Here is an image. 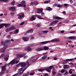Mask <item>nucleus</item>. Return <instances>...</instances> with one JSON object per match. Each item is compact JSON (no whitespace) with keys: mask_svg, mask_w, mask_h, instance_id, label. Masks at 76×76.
Returning <instances> with one entry per match:
<instances>
[{"mask_svg":"<svg viewBox=\"0 0 76 76\" xmlns=\"http://www.w3.org/2000/svg\"><path fill=\"white\" fill-rule=\"evenodd\" d=\"M11 25V23H2L0 24V29L3 28L4 26L6 28H8L9 26H10Z\"/></svg>","mask_w":76,"mask_h":76,"instance_id":"f257e3e1","label":"nucleus"},{"mask_svg":"<svg viewBox=\"0 0 76 76\" xmlns=\"http://www.w3.org/2000/svg\"><path fill=\"white\" fill-rule=\"evenodd\" d=\"M58 22V20H55L54 21L51 23L50 24L49 26H54L56 25Z\"/></svg>","mask_w":76,"mask_h":76,"instance_id":"f03ea898","label":"nucleus"},{"mask_svg":"<svg viewBox=\"0 0 76 76\" xmlns=\"http://www.w3.org/2000/svg\"><path fill=\"white\" fill-rule=\"evenodd\" d=\"M7 48V46H5L4 47L0 49V51L1 53H4L6 50V49Z\"/></svg>","mask_w":76,"mask_h":76,"instance_id":"7ed1b4c3","label":"nucleus"},{"mask_svg":"<svg viewBox=\"0 0 76 76\" xmlns=\"http://www.w3.org/2000/svg\"><path fill=\"white\" fill-rule=\"evenodd\" d=\"M42 50H44V47L43 46L39 47L36 49V51H42Z\"/></svg>","mask_w":76,"mask_h":76,"instance_id":"20e7f679","label":"nucleus"},{"mask_svg":"<svg viewBox=\"0 0 76 76\" xmlns=\"http://www.w3.org/2000/svg\"><path fill=\"white\" fill-rule=\"evenodd\" d=\"M22 39L23 41H24V42H27V41H29V38L28 37H24L22 38Z\"/></svg>","mask_w":76,"mask_h":76,"instance_id":"39448f33","label":"nucleus"},{"mask_svg":"<svg viewBox=\"0 0 76 76\" xmlns=\"http://www.w3.org/2000/svg\"><path fill=\"white\" fill-rule=\"evenodd\" d=\"M23 68H21L20 69H19V72L18 73L19 74V75H22L23 74V72H24L25 71H24V69L23 71H22V70H23Z\"/></svg>","mask_w":76,"mask_h":76,"instance_id":"423d86ee","label":"nucleus"},{"mask_svg":"<svg viewBox=\"0 0 76 76\" xmlns=\"http://www.w3.org/2000/svg\"><path fill=\"white\" fill-rule=\"evenodd\" d=\"M50 42H60V39L58 38V39H53L52 40L50 41Z\"/></svg>","mask_w":76,"mask_h":76,"instance_id":"0eeeda50","label":"nucleus"},{"mask_svg":"<svg viewBox=\"0 0 76 76\" xmlns=\"http://www.w3.org/2000/svg\"><path fill=\"white\" fill-rule=\"evenodd\" d=\"M9 54L6 55L4 57V60L5 61H7V60L9 59Z\"/></svg>","mask_w":76,"mask_h":76,"instance_id":"6e6552de","label":"nucleus"},{"mask_svg":"<svg viewBox=\"0 0 76 76\" xmlns=\"http://www.w3.org/2000/svg\"><path fill=\"white\" fill-rule=\"evenodd\" d=\"M7 66V65L6 64L4 66H2V68H1L2 72H4V71H6V67Z\"/></svg>","mask_w":76,"mask_h":76,"instance_id":"1a4fd4ad","label":"nucleus"},{"mask_svg":"<svg viewBox=\"0 0 76 76\" xmlns=\"http://www.w3.org/2000/svg\"><path fill=\"white\" fill-rule=\"evenodd\" d=\"M5 42L7 45H9L11 43V40L7 39L5 41Z\"/></svg>","mask_w":76,"mask_h":76,"instance_id":"9d476101","label":"nucleus"},{"mask_svg":"<svg viewBox=\"0 0 76 76\" xmlns=\"http://www.w3.org/2000/svg\"><path fill=\"white\" fill-rule=\"evenodd\" d=\"M26 65H28L24 69V71H25V70H26V69L29 66V65H30V64L29 63V62L28 61H26Z\"/></svg>","mask_w":76,"mask_h":76,"instance_id":"9b49d317","label":"nucleus"},{"mask_svg":"<svg viewBox=\"0 0 76 76\" xmlns=\"http://www.w3.org/2000/svg\"><path fill=\"white\" fill-rule=\"evenodd\" d=\"M10 10L11 11H12V12H14L16 10L15 9V7H10Z\"/></svg>","mask_w":76,"mask_h":76,"instance_id":"f8f14e48","label":"nucleus"},{"mask_svg":"<svg viewBox=\"0 0 76 76\" xmlns=\"http://www.w3.org/2000/svg\"><path fill=\"white\" fill-rule=\"evenodd\" d=\"M16 59H14L10 63V66H13L14 64H15Z\"/></svg>","mask_w":76,"mask_h":76,"instance_id":"ddd939ff","label":"nucleus"},{"mask_svg":"<svg viewBox=\"0 0 76 76\" xmlns=\"http://www.w3.org/2000/svg\"><path fill=\"white\" fill-rule=\"evenodd\" d=\"M43 11V9L42 8H41L40 9H38L37 10V13H39V14H40Z\"/></svg>","mask_w":76,"mask_h":76,"instance_id":"4468645a","label":"nucleus"},{"mask_svg":"<svg viewBox=\"0 0 76 76\" xmlns=\"http://www.w3.org/2000/svg\"><path fill=\"white\" fill-rule=\"evenodd\" d=\"M49 42H50V41L41 42H40V44H42L43 45H44V44H46L49 43Z\"/></svg>","mask_w":76,"mask_h":76,"instance_id":"2eb2a0df","label":"nucleus"},{"mask_svg":"<svg viewBox=\"0 0 76 76\" xmlns=\"http://www.w3.org/2000/svg\"><path fill=\"white\" fill-rule=\"evenodd\" d=\"M9 29L10 31H13L14 30V29H16V28L14 27V26H11L9 28Z\"/></svg>","mask_w":76,"mask_h":76,"instance_id":"dca6fc26","label":"nucleus"},{"mask_svg":"<svg viewBox=\"0 0 76 76\" xmlns=\"http://www.w3.org/2000/svg\"><path fill=\"white\" fill-rule=\"evenodd\" d=\"M53 19H57L58 20H59V19H62V18L59 17H53Z\"/></svg>","mask_w":76,"mask_h":76,"instance_id":"f3484780","label":"nucleus"},{"mask_svg":"<svg viewBox=\"0 0 76 76\" xmlns=\"http://www.w3.org/2000/svg\"><path fill=\"white\" fill-rule=\"evenodd\" d=\"M35 16L32 15L31 17V18L30 19V20L31 21H33V20H35Z\"/></svg>","mask_w":76,"mask_h":76,"instance_id":"a211bd4d","label":"nucleus"},{"mask_svg":"<svg viewBox=\"0 0 76 76\" xmlns=\"http://www.w3.org/2000/svg\"><path fill=\"white\" fill-rule=\"evenodd\" d=\"M21 66L22 67H25L26 66V64L25 63L22 62L21 65Z\"/></svg>","mask_w":76,"mask_h":76,"instance_id":"6ab92c4d","label":"nucleus"},{"mask_svg":"<svg viewBox=\"0 0 76 76\" xmlns=\"http://www.w3.org/2000/svg\"><path fill=\"white\" fill-rule=\"evenodd\" d=\"M38 36L40 37H44V36H42V33L41 32H39L38 34Z\"/></svg>","mask_w":76,"mask_h":76,"instance_id":"aec40b11","label":"nucleus"},{"mask_svg":"<svg viewBox=\"0 0 76 76\" xmlns=\"http://www.w3.org/2000/svg\"><path fill=\"white\" fill-rule=\"evenodd\" d=\"M68 61V60H67V59H66V60H64L63 61H62V64H64L67 63L68 62V61Z\"/></svg>","mask_w":76,"mask_h":76,"instance_id":"412c9836","label":"nucleus"},{"mask_svg":"<svg viewBox=\"0 0 76 76\" xmlns=\"http://www.w3.org/2000/svg\"><path fill=\"white\" fill-rule=\"evenodd\" d=\"M34 31V30L33 29H31L29 31H26L27 33H32Z\"/></svg>","mask_w":76,"mask_h":76,"instance_id":"4be33fe9","label":"nucleus"},{"mask_svg":"<svg viewBox=\"0 0 76 76\" xmlns=\"http://www.w3.org/2000/svg\"><path fill=\"white\" fill-rule=\"evenodd\" d=\"M47 57V56L46 55H44L42 58V60H45Z\"/></svg>","mask_w":76,"mask_h":76,"instance_id":"5701e85b","label":"nucleus"},{"mask_svg":"<svg viewBox=\"0 0 76 76\" xmlns=\"http://www.w3.org/2000/svg\"><path fill=\"white\" fill-rule=\"evenodd\" d=\"M34 4L35 5V6H37V4H38L39 3H38V2L36 1H34Z\"/></svg>","mask_w":76,"mask_h":76,"instance_id":"b1692460","label":"nucleus"},{"mask_svg":"<svg viewBox=\"0 0 76 76\" xmlns=\"http://www.w3.org/2000/svg\"><path fill=\"white\" fill-rule=\"evenodd\" d=\"M50 1H51V0H49L48 1H45L44 3L45 4L49 3H50Z\"/></svg>","mask_w":76,"mask_h":76,"instance_id":"393cba45","label":"nucleus"},{"mask_svg":"<svg viewBox=\"0 0 76 76\" xmlns=\"http://www.w3.org/2000/svg\"><path fill=\"white\" fill-rule=\"evenodd\" d=\"M19 32V29H17L15 31V32L14 33V34H16Z\"/></svg>","mask_w":76,"mask_h":76,"instance_id":"a878e982","label":"nucleus"},{"mask_svg":"<svg viewBox=\"0 0 76 76\" xmlns=\"http://www.w3.org/2000/svg\"><path fill=\"white\" fill-rule=\"evenodd\" d=\"M27 50L28 52H29V51H32V49L30 46H28V49Z\"/></svg>","mask_w":76,"mask_h":76,"instance_id":"bb28decb","label":"nucleus"},{"mask_svg":"<svg viewBox=\"0 0 76 76\" xmlns=\"http://www.w3.org/2000/svg\"><path fill=\"white\" fill-rule=\"evenodd\" d=\"M46 9L47 10H50V11H51V10H53V9L51 8L50 7H47Z\"/></svg>","mask_w":76,"mask_h":76,"instance_id":"cd10ccee","label":"nucleus"},{"mask_svg":"<svg viewBox=\"0 0 76 76\" xmlns=\"http://www.w3.org/2000/svg\"><path fill=\"white\" fill-rule=\"evenodd\" d=\"M67 68H69V66L67 65H64V69H67Z\"/></svg>","mask_w":76,"mask_h":76,"instance_id":"c85d7f7f","label":"nucleus"},{"mask_svg":"<svg viewBox=\"0 0 76 76\" xmlns=\"http://www.w3.org/2000/svg\"><path fill=\"white\" fill-rule=\"evenodd\" d=\"M44 49L45 50H48L49 49V48L47 46H45L44 47Z\"/></svg>","mask_w":76,"mask_h":76,"instance_id":"c756f323","label":"nucleus"},{"mask_svg":"<svg viewBox=\"0 0 76 76\" xmlns=\"http://www.w3.org/2000/svg\"><path fill=\"white\" fill-rule=\"evenodd\" d=\"M19 15L21 16L22 17H24V13H20Z\"/></svg>","mask_w":76,"mask_h":76,"instance_id":"7c9ffc66","label":"nucleus"},{"mask_svg":"<svg viewBox=\"0 0 76 76\" xmlns=\"http://www.w3.org/2000/svg\"><path fill=\"white\" fill-rule=\"evenodd\" d=\"M21 4H22L23 6V4H25L26 3V1H21Z\"/></svg>","mask_w":76,"mask_h":76,"instance_id":"2f4dec72","label":"nucleus"},{"mask_svg":"<svg viewBox=\"0 0 76 76\" xmlns=\"http://www.w3.org/2000/svg\"><path fill=\"white\" fill-rule=\"evenodd\" d=\"M17 56H18V57H23V55H22V54H19L18 55H17Z\"/></svg>","mask_w":76,"mask_h":76,"instance_id":"473e14b6","label":"nucleus"},{"mask_svg":"<svg viewBox=\"0 0 76 76\" xmlns=\"http://www.w3.org/2000/svg\"><path fill=\"white\" fill-rule=\"evenodd\" d=\"M15 1H13L11 4V5L13 6L15 5Z\"/></svg>","mask_w":76,"mask_h":76,"instance_id":"72a5a7b5","label":"nucleus"},{"mask_svg":"<svg viewBox=\"0 0 76 76\" xmlns=\"http://www.w3.org/2000/svg\"><path fill=\"white\" fill-rule=\"evenodd\" d=\"M66 71V69H62L60 72L61 73H63L65 72Z\"/></svg>","mask_w":76,"mask_h":76,"instance_id":"f704fd0d","label":"nucleus"},{"mask_svg":"<svg viewBox=\"0 0 76 76\" xmlns=\"http://www.w3.org/2000/svg\"><path fill=\"white\" fill-rule=\"evenodd\" d=\"M52 75H55L56 74V72L54 71H52Z\"/></svg>","mask_w":76,"mask_h":76,"instance_id":"c9c22d12","label":"nucleus"},{"mask_svg":"<svg viewBox=\"0 0 76 76\" xmlns=\"http://www.w3.org/2000/svg\"><path fill=\"white\" fill-rule=\"evenodd\" d=\"M45 70V69H39L38 70L39 71V72H42L43 71H44Z\"/></svg>","mask_w":76,"mask_h":76,"instance_id":"e433bc0d","label":"nucleus"},{"mask_svg":"<svg viewBox=\"0 0 76 76\" xmlns=\"http://www.w3.org/2000/svg\"><path fill=\"white\" fill-rule=\"evenodd\" d=\"M34 39H35V38L34 37H31L30 39V41H33Z\"/></svg>","mask_w":76,"mask_h":76,"instance_id":"4c0bfd02","label":"nucleus"},{"mask_svg":"<svg viewBox=\"0 0 76 76\" xmlns=\"http://www.w3.org/2000/svg\"><path fill=\"white\" fill-rule=\"evenodd\" d=\"M74 59H75V58L70 59H66V60H68V61H73Z\"/></svg>","mask_w":76,"mask_h":76,"instance_id":"58836bf2","label":"nucleus"},{"mask_svg":"<svg viewBox=\"0 0 76 76\" xmlns=\"http://www.w3.org/2000/svg\"><path fill=\"white\" fill-rule=\"evenodd\" d=\"M5 31L6 32H9V31H10L9 29V28H7L6 29Z\"/></svg>","mask_w":76,"mask_h":76,"instance_id":"ea45409f","label":"nucleus"},{"mask_svg":"<svg viewBox=\"0 0 76 76\" xmlns=\"http://www.w3.org/2000/svg\"><path fill=\"white\" fill-rule=\"evenodd\" d=\"M57 76H62V74L61 73H58L56 74Z\"/></svg>","mask_w":76,"mask_h":76,"instance_id":"a19ab883","label":"nucleus"},{"mask_svg":"<svg viewBox=\"0 0 76 76\" xmlns=\"http://www.w3.org/2000/svg\"><path fill=\"white\" fill-rule=\"evenodd\" d=\"M37 18H38L39 19H44L43 18H41V16L40 15L38 16Z\"/></svg>","mask_w":76,"mask_h":76,"instance_id":"79ce46f5","label":"nucleus"},{"mask_svg":"<svg viewBox=\"0 0 76 76\" xmlns=\"http://www.w3.org/2000/svg\"><path fill=\"white\" fill-rule=\"evenodd\" d=\"M29 72H28V73L27 74L23 75L22 76H29Z\"/></svg>","mask_w":76,"mask_h":76,"instance_id":"37998d69","label":"nucleus"},{"mask_svg":"<svg viewBox=\"0 0 76 76\" xmlns=\"http://www.w3.org/2000/svg\"><path fill=\"white\" fill-rule=\"evenodd\" d=\"M17 6H18V7H22V6H23V5L22 4H18Z\"/></svg>","mask_w":76,"mask_h":76,"instance_id":"c03bdc74","label":"nucleus"},{"mask_svg":"<svg viewBox=\"0 0 76 76\" xmlns=\"http://www.w3.org/2000/svg\"><path fill=\"white\" fill-rule=\"evenodd\" d=\"M41 23H39L36 25V26H37V27H39V26H41Z\"/></svg>","mask_w":76,"mask_h":76,"instance_id":"a18cd8bd","label":"nucleus"},{"mask_svg":"<svg viewBox=\"0 0 76 76\" xmlns=\"http://www.w3.org/2000/svg\"><path fill=\"white\" fill-rule=\"evenodd\" d=\"M4 1V2H8V0H0V1Z\"/></svg>","mask_w":76,"mask_h":76,"instance_id":"49530a36","label":"nucleus"},{"mask_svg":"<svg viewBox=\"0 0 76 76\" xmlns=\"http://www.w3.org/2000/svg\"><path fill=\"white\" fill-rule=\"evenodd\" d=\"M45 70L47 71V72H51V70L49 68H47L45 69Z\"/></svg>","mask_w":76,"mask_h":76,"instance_id":"de8ad7c7","label":"nucleus"},{"mask_svg":"<svg viewBox=\"0 0 76 76\" xmlns=\"http://www.w3.org/2000/svg\"><path fill=\"white\" fill-rule=\"evenodd\" d=\"M72 69H70L69 70V73H70V74H72L73 73V72H72V71L71 70Z\"/></svg>","mask_w":76,"mask_h":76,"instance_id":"09e8293b","label":"nucleus"},{"mask_svg":"<svg viewBox=\"0 0 76 76\" xmlns=\"http://www.w3.org/2000/svg\"><path fill=\"white\" fill-rule=\"evenodd\" d=\"M53 67V66H50L48 68L50 69V70H51V69H52V68Z\"/></svg>","mask_w":76,"mask_h":76,"instance_id":"8fccbe9b","label":"nucleus"},{"mask_svg":"<svg viewBox=\"0 0 76 76\" xmlns=\"http://www.w3.org/2000/svg\"><path fill=\"white\" fill-rule=\"evenodd\" d=\"M7 38H8V39H11V36H10V35H9L7 37Z\"/></svg>","mask_w":76,"mask_h":76,"instance_id":"3c124183","label":"nucleus"},{"mask_svg":"<svg viewBox=\"0 0 76 76\" xmlns=\"http://www.w3.org/2000/svg\"><path fill=\"white\" fill-rule=\"evenodd\" d=\"M23 17H22V16H21L20 15H19V16L18 18V19H22V18H23Z\"/></svg>","mask_w":76,"mask_h":76,"instance_id":"603ef678","label":"nucleus"},{"mask_svg":"<svg viewBox=\"0 0 76 76\" xmlns=\"http://www.w3.org/2000/svg\"><path fill=\"white\" fill-rule=\"evenodd\" d=\"M43 33H45V34H47L48 32L47 30H45L43 31Z\"/></svg>","mask_w":76,"mask_h":76,"instance_id":"864d4df0","label":"nucleus"},{"mask_svg":"<svg viewBox=\"0 0 76 76\" xmlns=\"http://www.w3.org/2000/svg\"><path fill=\"white\" fill-rule=\"evenodd\" d=\"M29 46H27L24 48V49L25 50H28V47Z\"/></svg>","mask_w":76,"mask_h":76,"instance_id":"5fc2aeb1","label":"nucleus"},{"mask_svg":"<svg viewBox=\"0 0 76 76\" xmlns=\"http://www.w3.org/2000/svg\"><path fill=\"white\" fill-rule=\"evenodd\" d=\"M64 75V76L66 75H68V72L67 71L65 72V74Z\"/></svg>","mask_w":76,"mask_h":76,"instance_id":"6e6d98bb","label":"nucleus"},{"mask_svg":"<svg viewBox=\"0 0 76 76\" xmlns=\"http://www.w3.org/2000/svg\"><path fill=\"white\" fill-rule=\"evenodd\" d=\"M34 72H31L30 74V75L31 76H32L34 75Z\"/></svg>","mask_w":76,"mask_h":76,"instance_id":"4d7b16f0","label":"nucleus"},{"mask_svg":"<svg viewBox=\"0 0 76 76\" xmlns=\"http://www.w3.org/2000/svg\"><path fill=\"white\" fill-rule=\"evenodd\" d=\"M10 15H11V16H14L15 13L14 12H11L10 13Z\"/></svg>","mask_w":76,"mask_h":76,"instance_id":"13d9d810","label":"nucleus"},{"mask_svg":"<svg viewBox=\"0 0 76 76\" xmlns=\"http://www.w3.org/2000/svg\"><path fill=\"white\" fill-rule=\"evenodd\" d=\"M4 56V54H2L0 56V58H1L2 57H3Z\"/></svg>","mask_w":76,"mask_h":76,"instance_id":"bf43d9fd","label":"nucleus"},{"mask_svg":"<svg viewBox=\"0 0 76 76\" xmlns=\"http://www.w3.org/2000/svg\"><path fill=\"white\" fill-rule=\"evenodd\" d=\"M19 61L18 60L16 61V60L15 63V64H18V63H19Z\"/></svg>","mask_w":76,"mask_h":76,"instance_id":"052dcab7","label":"nucleus"},{"mask_svg":"<svg viewBox=\"0 0 76 76\" xmlns=\"http://www.w3.org/2000/svg\"><path fill=\"white\" fill-rule=\"evenodd\" d=\"M7 66V67H10V62L8 64H6Z\"/></svg>","mask_w":76,"mask_h":76,"instance_id":"680f3d73","label":"nucleus"},{"mask_svg":"<svg viewBox=\"0 0 76 76\" xmlns=\"http://www.w3.org/2000/svg\"><path fill=\"white\" fill-rule=\"evenodd\" d=\"M72 39H76V37H72Z\"/></svg>","mask_w":76,"mask_h":76,"instance_id":"e2e57ef3","label":"nucleus"},{"mask_svg":"<svg viewBox=\"0 0 76 76\" xmlns=\"http://www.w3.org/2000/svg\"><path fill=\"white\" fill-rule=\"evenodd\" d=\"M24 23H25V22H23L20 25H23Z\"/></svg>","mask_w":76,"mask_h":76,"instance_id":"0e129e2a","label":"nucleus"},{"mask_svg":"<svg viewBox=\"0 0 76 76\" xmlns=\"http://www.w3.org/2000/svg\"><path fill=\"white\" fill-rule=\"evenodd\" d=\"M57 7H62V6L60 4H58L57 5Z\"/></svg>","mask_w":76,"mask_h":76,"instance_id":"69168bd1","label":"nucleus"},{"mask_svg":"<svg viewBox=\"0 0 76 76\" xmlns=\"http://www.w3.org/2000/svg\"><path fill=\"white\" fill-rule=\"evenodd\" d=\"M4 74V72H2L0 73V76H1V75H3Z\"/></svg>","mask_w":76,"mask_h":76,"instance_id":"338daca9","label":"nucleus"},{"mask_svg":"<svg viewBox=\"0 0 76 76\" xmlns=\"http://www.w3.org/2000/svg\"><path fill=\"white\" fill-rule=\"evenodd\" d=\"M70 76H76V75L75 74H72L70 75Z\"/></svg>","mask_w":76,"mask_h":76,"instance_id":"774afa93","label":"nucleus"}]
</instances>
